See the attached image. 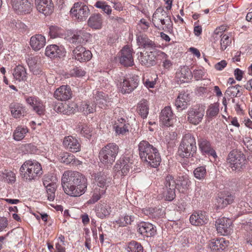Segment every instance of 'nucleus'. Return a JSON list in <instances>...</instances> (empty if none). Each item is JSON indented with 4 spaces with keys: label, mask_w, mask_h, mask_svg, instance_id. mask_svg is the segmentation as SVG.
I'll return each instance as SVG.
<instances>
[{
    "label": "nucleus",
    "mask_w": 252,
    "mask_h": 252,
    "mask_svg": "<svg viewBox=\"0 0 252 252\" xmlns=\"http://www.w3.org/2000/svg\"><path fill=\"white\" fill-rule=\"evenodd\" d=\"M62 185L66 194L77 197L86 192L88 182L82 174L77 171H66L62 177Z\"/></svg>",
    "instance_id": "f257e3e1"
},
{
    "label": "nucleus",
    "mask_w": 252,
    "mask_h": 252,
    "mask_svg": "<svg viewBox=\"0 0 252 252\" xmlns=\"http://www.w3.org/2000/svg\"><path fill=\"white\" fill-rule=\"evenodd\" d=\"M90 37V34L83 31L74 32L67 37L68 41L73 47L76 46L72 51V58L81 63L88 62L92 58L91 52L83 46Z\"/></svg>",
    "instance_id": "f03ea898"
},
{
    "label": "nucleus",
    "mask_w": 252,
    "mask_h": 252,
    "mask_svg": "<svg viewBox=\"0 0 252 252\" xmlns=\"http://www.w3.org/2000/svg\"><path fill=\"white\" fill-rule=\"evenodd\" d=\"M138 150L140 158L147 165L156 168L160 164L161 158L158 150L148 141H141L138 144Z\"/></svg>",
    "instance_id": "7ed1b4c3"
},
{
    "label": "nucleus",
    "mask_w": 252,
    "mask_h": 252,
    "mask_svg": "<svg viewBox=\"0 0 252 252\" xmlns=\"http://www.w3.org/2000/svg\"><path fill=\"white\" fill-rule=\"evenodd\" d=\"M23 180L31 181L42 174L41 164L35 160H26L20 168Z\"/></svg>",
    "instance_id": "20e7f679"
},
{
    "label": "nucleus",
    "mask_w": 252,
    "mask_h": 252,
    "mask_svg": "<svg viewBox=\"0 0 252 252\" xmlns=\"http://www.w3.org/2000/svg\"><path fill=\"white\" fill-rule=\"evenodd\" d=\"M196 149L195 137L190 133L186 134L180 143L179 155L182 158L192 157L196 153Z\"/></svg>",
    "instance_id": "39448f33"
},
{
    "label": "nucleus",
    "mask_w": 252,
    "mask_h": 252,
    "mask_svg": "<svg viewBox=\"0 0 252 252\" xmlns=\"http://www.w3.org/2000/svg\"><path fill=\"white\" fill-rule=\"evenodd\" d=\"M119 151V147L116 144H107L99 152V158L101 162L107 166H111L114 162Z\"/></svg>",
    "instance_id": "423d86ee"
},
{
    "label": "nucleus",
    "mask_w": 252,
    "mask_h": 252,
    "mask_svg": "<svg viewBox=\"0 0 252 252\" xmlns=\"http://www.w3.org/2000/svg\"><path fill=\"white\" fill-rule=\"evenodd\" d=\"M10 4L15 13L20 15L31 13L33 7L32 0H11Z\"/></svg>",
    "instance_id": "0eeeda50"
},
{
    "label": "nucleus",
    "mask_w": 252,
    "mask_h": 252,
    "mask_svg": "<svg viewBox=\"0 0 252 252\" xmlns=\"http://www.w3.org/2000/svg\"><path fill=\"white\" fill-rule=\"evenodd\" d=\"M71 16L78 21L86 20L90 14V10L88 6L82 2L74 3L70 10Z\"/></svg>",
    "instance_id": "6e6552de"
},
{
    "label": "nucleus",
    "mask_w": 252,
    "mask_h": 252,
    "mask_svg": "<svg viewBox=\"0 0 252 252\" xmlns=\"http://www.w3.org/2000/svg\"><path fill=\"white\" fill-rule=\"evenodd\" d=\"M205 106L198 104L190 108L187 113L188 121L194 125L199 124L204 116Z\"/></svg>",
    "instance_id": "1a4fd4ad"
},
{
    "label": "nucleus",
    "mask_w": 252,
    "mask_h": 252,
    "mask_svg": "<svg viewBox=\"0 0 252 252\" xmlns=\"http://www.w3.org/2000/svg\"><path fill=\"white\" fill-rule=\"evenodd\" d=\"M152 21L156 27L160 23L162 25H165L168 29L172 28V21L168 11H165L163 8H158L153 15Z\"/></svg>",
    "instance_id": "9d476101"
},
{
    "label": "nucleus",
    "mask_w": 252,
    "mask_h": 252,
    "mask_svg": "<svg viewBox=\"0 0 252 252\" xmlns=\"http://www.w3.org/2000/svg\"><path fill=\"white\" fill-rule=\"evenodd\" d=\"M246 157L241 152L232 151L228 155L227 162L233 170L241 168L245 164Z\"/></svg>",
    "instance_id": "9b49d317"
},
{
    "label": "nucleus",
    "mask_w": 252,
    "mask_h": 252,
    "mask_svg": "<svg viewBox=\"0 0 252 252\" xmlns=\"http://www.w3.org/2000/svg\"><path fill=\"white\" fill-rule=\"evenodd\" d=\"M133 51L131 47L125 46L121 50L119 56V62L125 67L132 66L134 64Z\"/></svg>",
    "instance_id": "f8f14e48"
},
{
    "label": "nucleus",
    "mask_w": 252,
    "mask_h": 252,
    "mask_svg": "<svg viewBox=\"0 0 252 252\" xmlns=\"http://www.w3.org/2000/svg\"><path fill=\"white\" fill-rule=\"evenodd\" d=\"M232 223L230 219L223 217L217 220L215 225L218 232L224 236L230 234L232 232Z\"/></svg>",
    "instance_id": "ddd939ff"
},
{
    "label": "nucleus",
    "mask_w": 252,
    "mask_h": 252,
    "mask_svg": "<svg viewBox=\"0 0 252 252\" xmlns=\"http://www.w3.org/2000/svg\"><path fill=\"white\" fill-rule=\"evenodd\" d=\"M198 145L202 155L211 157L214 159L217 158V153L209 141L204 138H200L198 140Z\"/></svg>",
    "instance_id": "4468645a"
},
{
    "label": "nucleus",
    "mask_w": 252,
    "mask_h": 252,
    "mask_svg": "<svg viewBox=\"0 0 252 252\" xmlns=\"http://www.w3.org/2000/svg\"><path fill=\"white\" fill-rule=\"evenodd\" d=\"M139 82V77L132 75L124 79L121 92L123 94H129L137 88Z\"/></svg>",
    "instance_id": "2eb2a0df"
},
{
    "label": "nucleus",
    "mask_w": 252,
    "mask_h": 252,
    "mask_svg": "<svg viewBox=\"0 0 252 252\" xmlns=\"http://www.w3.org/2000/svg\"><path fill=\"white\" fill-rule=\"evenodd\" d=\"M235 197L229 192H220L216 198L215 206L217 209H222L234 201Z\"/></svg>",
    "instance_id": "dca6fc26"
},
{
    "label": "nucleus",
    "mask_w": 252,
    "mask_h": 252,
    "mask_svg": "<svg viewBox=\"0 0 252 252\" xmlns=\"http://www.w3.org/2000/svg\"><path fill=\"white\" fill-rule=\"evenodd\" d=\"M37 10L44 15L51 14L54 10L52 0H35Z\"/></svg>",
    "instance_id": "f3484780"
},
{
    "label": "nucleus",
    "mask_w": 252,
    "mask_h": 252,
    "mask_svg": "<svg viewBox=\"0 0 252 252\" xmlns=\"http://www.w3.org/2000/svg\"><path fill=\"white\" fill-rule=\"evenodd\" d=\"M45 54L46 56L51 59L60 58L65 56V51L63 46L52 44L46 47Z\"/></svg>",
    "instance_id": "a211bd4d"
},
{
    "label": "nucleus",
    "mask_w": 252,
    "mask_h": 252,
    "mask_svg": "<svg viewBox=\"0 0 252 252\" xmlns=\"http://www.w3.org/2000/svg\"><path fill=\"white\" fill-rule=\"evenodd\" d=\"M137 231L141 235L149 237L156 235V227L152 223L147 222H141L137 225Z\"/></svg>",
    "instance_id": "6ab92c4d"
},
{
    "label": "nucleus",
    "mask_w": 252,
    "mask_h": 252,
    "mask_svg": "<svg viewBox=\"0 0 252 252\" xmlns=\"http://www.w3.org/2000/svg\"><path fill=\"white\" fill-rule=\"evenodd\" d=\"M63 145L66 149L72 153H76L81 150V144L78 140L72 136L65 137Z\"/></svg>",
    "instance_id": "aec40b11"
},
{
    "label": "nucleus",
    "mask_w": 252,
    "mask_h": 252,
    "mask_svg": "<svg viewBox=\"0 0 252 252\" xmlns=\"http://www.w3.org/2000/svg\"><path fill=\"white\" fill-rule=\"evenodd\" d=\"M54 97L59 100L66 101L71 97L72 91L68 85H62L54 92Z\"/></svg>",
    "instance_id": "412c9836"
},
{
    "label": "nucleus",
    "mask_w": 252,
    "mask_h": 252,
    "mask_svg": "<svg viewBox=\"0 0 252 252\" xmlns=\"http://www.w3.org/2000/svg\"><path fill=\"white\" fill-rule=\"evenodd\" d=\"M208 217L205 212L198 211L194 212L189 218V221L192 225L200 226L208 222Z\"/></svg>",
    "instance_id": "4be33fe9"
},
{
    "label": "nucleus",
    "mask_w": 252,
    "mask_h": 252,
    "mask_svg": "<svg viewBox=\"0 0 252 252\" xmlns=\"http://www.w3.org/2000/svg\"><path fill=\"white\" fill-rule=\"evenodd\" d=\"M154 54V50L145 53L140 52L138 59L142 65L150 67L156 64V57Z\"/></svg>",
    "instance_id": "5701e85b"
},
{
    "label": "nucleus",
    "mask_w": 252,
    "mask_h": 252,
    "mask_svg": "<svg viewBox=\"0 0 252 252\" xmlns=\"http://www.w3.org/2000/svg\"><path fill=\"white\" fill-rule=\"evenodd\" d=\"M27 103L30 105L33 111L38 115H41L44 112V106L43 102L38 97L33 96L28 97L26 99Z\"/></svg>",
    "instance_id": "b1692460"
},
{
    "label": "nucleus",
    "mask_w": 252,
    "mask_h": 252,
    "mask_svg": "<svg viewBox=\"0 0 252 252\" xmlns=\"http://www.w3.org/2000/svg\"><path fill=\"white\" fill-rule=\"evenodd\" d=\"M229 241L224 238L213 239L209 244V247L213 252H221L229 245Z\"/></svg>",
    "instance_id": "393cba45"
},
{
    "label": "nucleus",
    "mask_w": 252,
    "mask_h": 252,
    "mask_svg": "<svg viewBox=\"0 0 252 252\" xmlns=\"http://www.w3.org/2000/svg\"><path fill=\"white\" fill-rule=\"evenodd\" d=\"M159 119L160 121L163 125L167 126L172 125L174 115L171 107H165L164 108L161 110Z\"/></svg>",
    "instance_id": "a878e982"
},
{
    "label": "nucleus",
    "mask_w": 252,
    "mask_h": 252,
    "mask_svg": "<svg viewBox=\"0 0 252 252\" xmlns=\"http://www.w3.org/2000/svg\"><path fill=\"white\" fill-rule=\"evenodd\" d=\"M136 40L139 46L146 49L153 50L158 47L155 41L150 39L146 34L138 35Z\"/></svg>",
    "instance_id": "bb28decb"
},
{
    "label": "nucleus",
    "mask_w": 252,
    "mask_h": 252,
    "mask_svg": "<svg viewBox=\"0 0 252 252\" xmlns=\"http://www.w3.org/2000/svg\"><path fill=\"white\" fill-rule=\"evenodd\" d=\"M131 168V163L124 158H121L118 160L114 166L115 171L122 176L127 175Z\"/></svg>",
    "instance_id": "cd10ccee"
},
{
    "label": "nucleus",
    "mask_w": 252,
    "mask_h": 252,
    "mask_svg": "<svg viewBox=\"0 0 252 252\" xmlns=\"http://www.w3.org/2000/svg\"><path fill=\"white\" fill-rule=\"evenodd\" d=\"M102 15L98 13L92 14L88 20V26L93 30H100L103 26Z\"/></svg>",
    "instance_id": "c85d7f7f"
},
{
    "label": "nucleus",
    "mask_w": 252,
    "mask_h": 252,
    "mask_svg": "<svg viewBox=\"0 0 252 252\" xmlns=\"http://www.w3.org/2000/svg\"><path fill=\"white\" fill-rule=\"evenodd\" d=\"M75 104L73 103H61L58 102L54 106V110L63 114L69 115L73 113L75 108Z\"/></svg>",
    "instance_id": "c756f323"
},
{
    "label": "nucleus",
    "mask_w": 252,
    "mask_h": 252,
    "mask_svg": "<svg viewBox=\"0 0 252 252\" xmlns=\"http://www.w3.org/2000/svg\"><path fill=\"white\" fill-rule=\"evenodd\" d=\"M129 124L127 123L126 120L122 118H118L117 121L115 122L114 126V128L117 134L124 135L126 133L128 132Z\"/></svg>",
    "instance_id": "7c9ffc66"
},
{
    "label": "nucleus",
    "mask_w": 252,
    "mask_h": 252,
    "mask_svg": "<svg viewBox=\"0 0 252 252\" xmlns=\"http://www.w3.org/2000/svg\"><path fill=\"white\" fill-rule=\"evenodd\" d=\"M45 37L41 34H36L32 36L30 39V45L35 51H38L45 45Z\"/></svg>",
    "instance_id": "2f4dec72"
},
{
    "label": "nucleus",
    "mask_w": 252,
    "mask_h": 252,
    "mask_svg": "<svg viewBox=\"0 0 252 252\" xmlns=\"http://www.w3.org/2000/svg\"><path fill=\"white\" fill-rule=\"evenodd\" d=\"M59 159L61 162L64 163L66 164H71L73 165H77L81 163L80 160L75 158L74 155L67 152L61 153L59 157Z\"/></svg>",
    "instance_id": "473e14b6"
},
{
    "label": "nucleus",
    "mask_w": 252,
    "mask_h": 252,
    "mask_svg": "<svg viewBox=\"0 0 252 252\" xmlns=\"http://www.w3.org/2000/svg\"><path fill=\"white\" fill-rule=\"evenodd\" d=\"M10 109L12 115L15 118L24 116L26 113V107L19 103H12L10 105Z\"/></svg>",
    "instance_id": "72a5a7b5"
},
{
    "label": "nucleus",
    "mask_w": 252,
    "mask_h": 252,
    "mask_svg": "<svg viewBox=\"0 0 252 252\" xmlns=\"http://www.w3.org/2000/svg\"><path fill=\"white\" fill-rule=\"evenodd\" d=\"M111 212V207L107 203L99 204L96 208V215L100 219L108 217Z\"/></svg>",
    "instance_id": "f704fd0d"
},
{
    "label": "nucleus",
    "mask_w": 252,
    "mask_h": 252,
    "mask_svg": "<svg viewBox=\"0 0 252 252\" xmlns=\"http://www.w3.org/2000/svg\"><path fill=\"white\" fill-rule=\"evenodd\" d=\"M13 75L16 80L25 81L27 79V73L25 68L22 65H17L14 69Z\"/></svg>",
    "instance_id": "c9c22d12"
},
{
    "label": "nucleus",
    "mask_w": 252,
    "mask_h": 252,
    "mask_svg": "<svg viewBox=\"0 0 252 252\" xmlns=\"http://www.w3.org/2000/svg\"><path fill=\"white\" fill-rule=\"evenodd\" d=\"M95 179L97 182L96 187L105 190L106 187L109 186L111 180L110 177L104 173H100L97 175Z\"/></svg>",
    "instance_id": "e433bc0d"
},
{
    "label": "nucleus",
    "mask_w": 252,
    "mask_h": 252,
    "mask_svg": "<svg viewBox=\"0 0 252 252\" xmlns=\"http://www.w3.org/2000/svg\"><path fill=\"white\" fill-rule=\"evenodd\" d=\"M188 102V94L185 93H180L175 100V105L177 109H185L187 107Z\"/></svg>",
    "instance_id": "4c0bfd02"
},
{
    "label": "nucleus",
    "mask_w": 252,
    "mask_h": 252,
    "mask_svg": "<svg viewBox=\"0 0 252 252\" xmlns=\"http://www.w3.org/2000/svg\"><path fill=\"white\" fill-rule=\"evenodd\" d=\"M137 112L143 119L147 118L149 113V106L147 100L142 99L138 104Z\"/></svg>",
    "instance_id": "58836bf2"
},
{
    "label": "nucleus",
    "mask_w": 252,
    "mask_h": 252,
    "mask_svg": "<svg viewBox=\"0 0 252 252\" xmlns=\"http://www.w3.org/2000/svg\"><path fill=\"white\" fill-rule=\"evenodd\" d=\"M176 76L179 78L181 81L185 82V79L191 78L192 73L189 67L183 66H181L180 70L176 72Z\"/></svg>",
    "instance_id": "ea45409f"
},
{
    "label": "nucleus",
    "mask_w": 252,
    "mask_h": 252,
    "mask_svg": "<svg viewBox=\"0 0 252 252\" xmlns=\"http://www.w3.org/2000/svg\"><path fill=\"white\" fill-rule=\"evenodd\" d=\"M29 132V129L27 126H18L13 132L14 139L16 141H20L26 136V134Z\"/></svg>",
    "instance_id": "a19ab883"
},
{
    "label": "nucleus",
    "mask_w": 252,
    "mask_h": 252,
    "mask_svg": "<svg viewBox=\"0 0 252 252\" xmlns=\"http://www.w3.org/2000/svg\"><path fill=\"white\" fill-rule=\"evenodd\" d=\"M43 185L46 188L48 199L49 201H53L55 197L57 185L54 183L47 184L45 181L43 182Z\"/></svg>",
    "instance_id": "79ce46f5"
},
{
    "label": "nucleus",
    "mask_w": 252,
    "mask_h": 252,
    "mask_svg": "<svg viewBox=\"0 0 252 252\" xmlns=\"http://www.w3.org/2000/svg\"><path fill=\"white\" fill-rule=\"evenodd\" d=\"M94 99L96 104L98 105L99 107L105 108L108 106L105 95L103 92H97L95 94Z\"/></svg>",
    "instance_id": "37998d69"
},
{
    "label": "nucleus",
    "mask_w": 252,
    "mask_h": 252,
    "mask_svg": "<svg viewBox=\"0 0 252 252\" xmlns=\"http://www.w3.org/2000/svg\"><path fill=\"white\" fill-rule=\"evenodd\" d=\"M105 193V190L104 189H101L98 187H95L92 197L88 201V203L90 204H94L99 200L101 195Z\"/></svg>",
    "instance_id": "c03bdc74"
},
{
    "label": "nucleus",
    "mask_w": 252,
    "mask_h": 252,
    "mask_svg": "<svg viewBox=\"0 0 252 252\" xmlns=\"http://www.w3.org/2000/svg\"><path fill=\"white\" fill-rule=\"evenodd\" d=\"M128 252H143V248L140 243L132 241L129 242L126 248Z\"/></svg>",
    "instance_id": "a18cd8bd"
},
{
    "label": "nucleus",
    "mask_w": 252,
    "mask_h": 252,
    "mask_svg": "<svg viewBox=\"0 0 252 252\" xmlns=\"http://www.w3.org/2000/svg\"><path fill=\"white\" fill-rule=\"evenodd\" d=\"M219 104L216 103L211 104L209 106L206 111V116L209 118L215 117L219 114Z\"/></svg>",
    "instance_id": "49530a36"
},
{
    "label": "nucleus",
    "mask_w": 252,
    "mask_h": 252,
    "mask_svg": "<svg viewBox=\"0 0 252 252\" xmlns=\"http://www.w3.org/2000/svg\"><path fill=\"white\" fill-rule=\"evenodd\" d=\"M232 39L231 38V33L229 34H223L220 40V50L224 51L226 48L230 46L231 44Z\"/></svg>",
    "instance_id": "de8ad7c7"
},
{
    "label": "nucleus",
    "mask_w": 252,
    "mask_h": 252,
    "mask_svg": "<svg viewBox=\"0 0 252 252\" xmlns=\"http://www.w3.org/2000/svg\"><path fill=\"white\" fill-rule=\"evenodd\" d=\"M94 6L99 9H102L103 12L108 15H110L112 13V9L110 5L107 4V3L104 1H97Z\"/></svg>",
    "instance_id": "09e8293b"
},
{
    "label": "nucleus",
    "mask_w": 252,
    "mask_h": 252,
    "mask_svg": "<svg viewBox=\"0 0 252 252\" xmlns=\"http://www.w3.org/2000/svg\"><path fill=\"white\" fill-rule=\"evenodd\" d=\"M178 182V185L182 187V192H184L187 190L189 189L191 183L188 176L186 175L180 176Z\"/></svg>",
    "instance_id": "8fccbe9b"
},
{
    "label": "nucleus",
    "mask_w": 252,
    "mask_h": 252,
    "mask_svg": "<svg viewBox=\"0 0 252 252\" xmlns=\"http://www.w3.org/2000/svg\"><path fill=\"white\" fill-rule=\"evenodd\" d=\"M177 184L172 175H167L165 180L164 182V187L163 189H167L169 188H171L172 189L176 190Z\"/></svg>",
    "instance_id": "3c124183"
},
{
    "label": "nucleus",
    "mask_w": 252,
    "mask_h": 252,
    "mask_svg": "<svg viewBox=\"0 0 252 252\" xmlns=\"http://www.w3.org/2000/svg\"><path fill=\"white\" fill-rule=\"evenodd\" d=\"M63 30L57 26H52L50 27L49 34L52 38L63 36Z\"/></svg>",
    "instance_id": "603ef678"
},
{
    "label": "nucleus",
    "mask_w": 252,
    "mask_h": 252,
    "mask_svg": "<svg viewBox=\"0 0 252 252\" xmlns=\"http://www.w3.org/2000/svg\"><path fill=\"white\" fill-rule=\"evenodd\" d=\"M134 220V216L126 215L124 217L120 218L117 220V223L120 226H125L128 224H131V222Z\"/></svg>",
    "instance_id": "864d4df0"
},
{
    "label": "nucleus",
    "mask_w": 252,
    "mask_h": 252,
    "mask_svg": "<svg viewBox=\"0 0 252 252\" xmlns=\"http://www.w3.org/2000/svg\"><path fill=\"white\" fill-rule=\"evenodd\" d=\"M78 128L80 130L81 134L84 137L89 139L92 136L93 128L90 126L83 125L81 126V127H79Z\"/></svg>",
    "instance_id": "5fc2aeb1"
},
{
    "label": "nucleus",
    "mask_w": 252,
    "mask_h": 252,
    "mask_svg": "<svg viewBox=\"0 0 252 252\" xmlns=\"http://www.w3.org/2000/svg\"><path fill=\"white\" fill-rule=\"evenodd\" d=\"M194 177L198 180H202L205 178L206 174V170L205 166L197 167L193 172Z\"/></svg>",
    "instance_id": "6e6d98bb"
},
{
    "label": "nucleus",
    "mask_w": 252,
    "mask_h": 252,
    "mask_svg": "<svg viewBox=\"0 0 252 252\" xmlns=\"http://www.w3.org/2000/svg\"><path fill=\"white\" fill-rule=\"evenodd\" d=\"M244 229L247 231L246 240L252 245V222H247L244 223Z\"/></svg>",
    "instance_id": "4d7b16f0"
},
{
    "label": "nucleus",
    "mask_w": 252,
    "mask_h": 252,
    "mask_svg": "<svg viewBox=\"0 0 252 252\" xmlns=\"http://www.w3.org/2000/svg\"><path fill=\"white\" fill-rule=\"evenodd\" d=\"M163 189L162 195L165 200L171 201L175 198L176 196L175 189H172L171 188Z\"/></svg>",
    "instance_id": "13d9d810"
},
{
    "label": "nucleus",
    "mask_w": 252,
    "mask_h": 252,
    "mask_svg": "<svg viewBox=\"0 0 252 252\" xmlns=\"http://www.w3.org/2000/svg\"><path fill=\"white\" fill-rule=\"evenodd\" d=\"M226 26L224 25H221L219 27L217 28L214 32L213 39L216 38H218V35H220V37L223 35V33L226 30ZM214 40L213 41V47L214 48V43H215Z\"/></svg>",
    "instance_id": "bf43d9fd"
},
{
    "label": "nucleus",
    "mask_w": 252,
    "mask_h": 252,
    "mask_svg": "<svg viewBox=\"0 0 252 252\" xmlns=\"http://www.w3.org/2000/svg\"><path fill=\"white\" fill-rule=\"evenodd\" d=\"M95 110V105L93 103H86L83 105L82 111L85 114L93 113Z\"/></svg>",
    "instance_id": "052dcab7"
},
{
    "label": "nucleus",
    "mask_w": 252,
    "mask_h": 252,
    "mask_svg": "<svg viewBox=\"0 0 252 252\" xmlns=\"http://www.w3.org/2000/svg\"><path fill=\"white\" fill-rule=\"evenodd\" d=\"M3 178L8 183H14L16 180L15 174L12 171H6L3 173Z\"/></svg>",
    "instance_id": "680f3d73"
},
{
    "label": "nucleus",
    "mask_w": 252,
    "mask_h": 252,
    "mask_svg": "<svg viewBox=\"0 0 252 252\" xmlns=\"http://www.w3.org/2000/svg\"><path fill=\"white\" fill-rule=\"evenodd\" d=\"M226 93L232 97L240 96L242 93H240V90H237V88L235 87H229L226 90Z\"/></svg>",
    "instance_id": "e2e57ef3"
},
{
    "label": "nucleus",
    "mask_w": 252,
    "mask_h": 252,
    "mask_svg": "<svg viewBox=\"0 0 252 252\" xmlns=\"http://www.w3.org/2000/svg\"><path fill=\"white\" fill-rule=\"evenodd\" d=\"M154 55L156 57V61L157 60L164 61L165 59L168 58V56L166 54L159 50L156 49V48H155V49H154Z\"/></svg>",
    "instance_id": "0e129e2a"
},
{
    "label": "nucleus",
    "mask_w": 252,
    "mask_h": 252,
    "mask_svg": "<svg viewBox=\"0 0 252 252\" xmlns=\"http://www.w3.org/2000/svg\"><path fill=\"white\" fill-rule=\"evenodd\" d=\"M71 74L72 76L76 77H82L85 75V71L82 68L76 67L72 69L70 71Z\"/></svg>",
    "instance_id": "69168bd1"
},
{
    "label": "nucleus",
    "mask_w": 252,
    "mask_h": 252,
    "mask_svg": "<svg viewBox=\"0 0 252 252\" xmlns=\"http://www.w3.org/2000/svg\"><path fill=\"white\" fill-rule=\"evenodd\" d=\"M38 60L37 57H33L29 58L27 60V63L29 66L30 69H32L34 67L37 66V62Z\"/></svg>",
    "instance_id": "338daca9"
},
{
    "label": "nucleus",
    "mask_w": 252,
    "mask_h": 252,
    "mask_svg": "<svg viewBox=\"0 0 252 252\" xmlns=\"http://www.w3.org/2000/svg\"><path fill=\"white\" fill-rule=\"evenodd\" d=\"M205 75V72L202 69H197L193 71L192 76L193 75L196 80L202 79Z\"/></svg>",
    "instance_id": "774afa93"
}]
</instances>
